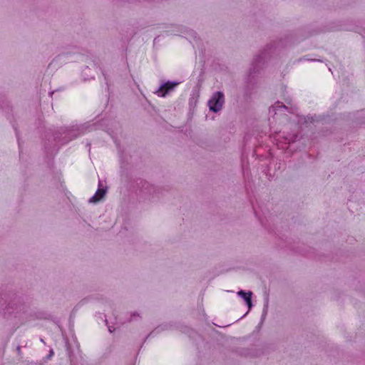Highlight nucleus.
Instances as JSON below:
<instances>
[{"label": "nucleus", "mask_w": 365, "mask_h": 365, "mask_svg": "<svg viewBox=\"0 0 365 365\" xmlns=\"http://www.w3.org/2000/svg\"><path fill=\"white\" fill-rule=\"evenodd\" d=\"M225 103V96L222 92H215L208 101L210 110L217 113L220 111Z\"/></svg>", "instance_id": "nucleus-1"}, {"label": "nucleus", "mask_w": 365, "mask_h": 365, "mask_svg": "<svg viewBox=\"0 0 365 365\" xmlns=\"http://www.w3.org/2000/svg\"><path fill=\"white\" fill-rule=\"evenodd\" d=\"M177 81H167L160 85L158 89L155 92L159 97H165L167 95L173 92L175 87L179 85Z\"/></svg>", "instance_id": "nucleus-2"}, {"label": "nucleus", "mask_w": 365, "mask_h": 365, "mask_svg": "<svg viewBox=\"0 0 365 365\" xmlns=\"http://www.w3.org/2000/svg\"><path fill=\"white\" fill-rule=\"evenodd\" d=\"M272 49V46H267V48L255 58L253 61L254 70L256 69L259 64L264 62L265 58L269 55V52Z\"/></svg>", "instance_id": "nucleus-3"}, {"label": "nucleus", "mask_w": 365, "mask_h": 365, "mask_svg": "<svg viewBox=\"0 0 365 365\" xmlns=\"http://www.w3.org/2000/svg\"><path fill=\"white\" fill-rule=\"evenodd\" d=\"M140 183H142V187L140 189L141 195L147 197V195H153V193L155 191V187L150 185L148 182L141 181Z\"/></svg>", "instance_id": "nucleus-4"}, {"label": "nucleus", "mask_w": 365, "mask_h": 365, "mask_svg": "<svg viewBox=\"0 0 365 365\" xmlns=\"http://www.w3.org/2000/svg\"><path fill=\"white\" fill-rule=\"evenodd\" d=\"M237 294L245 301L249 309H250L252 307V292H245L243 290H240L237 292Z\"/></svg>", "instance_id": "nucleus-5"}, {"label": "nucleus", "mask_w": 365, "mask_h": 365, "mask_svg": "<svg viewBox=\"0 0 365 365\" xmlns=\"http://www.w3.org/2000/svg\"><path fill=\"white\" fill-rule=\"evenodd\" d=\"M106 192V190L103 188L98 187L97 191L96 192L95 195L90 198L89 202H97L101 200L103 197Z\"/></svg>", "instance_id": "nucleus-6"}, {"label": "nucleus", "mask_w": 365, "mask_h": 365, "mask_svg": "<svg viewBox=\"0 0 365 365\" xmlns=\"http://www.w3.org/2000/svg\"><path fill=\"white\" fill-rule=\"evenodd\" d=\"M281 109L285 110L287 107L282 103L277 102L274 106L269 108V113L270 115H274L277 114V111Z\"/></svg>", "instance_id": "nucleus-7"}, {"label": "nucleus", "mask_w": 365, "mask_h": 365, "mask_svg": "<svg viewBox=\"0 0 365 365\" xmlns=\"http://www.w3.org/2000/svg\"><path fill=\"white\" fill-rule=\"evenodd\" d=\"M108 330L110 332H113L114 331V329H113L111 327L108 326Z\"/></svg>", "instance_id": "nucleus-8"}]
</instances>
